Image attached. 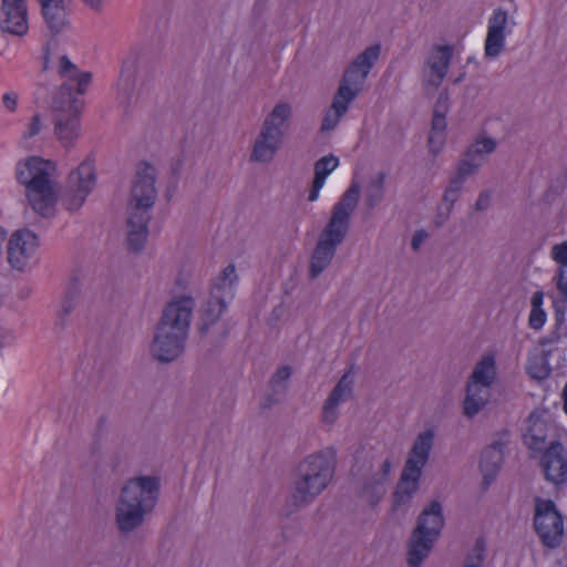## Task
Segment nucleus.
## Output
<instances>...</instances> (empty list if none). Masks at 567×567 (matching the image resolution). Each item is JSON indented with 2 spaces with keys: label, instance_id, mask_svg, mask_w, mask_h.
<instances>
[{
  "label": "nucleus",
  "instance_id": "nucleus-1",
  "mask_svg": "<svg viewBox=\"0 0 567 567\" xmlns=\"http://www.w3.org/2000/svg\"><path fill=\"white\" fill-rule=\"evenodd\" d=\"M55 69L58 74L66 81L53 100L55 134L68 146L79 135L80 115L84 106L82 96L86 93L93 74L81 71L65 54L59 56Z\"/></svg>",
  "mask_w": 567,
  "mask_h": 567
},
{
  "label": "nucleus",
  "instance_id": "nucleus-2",
  "mask_svg": "<svg viewBox=\"0 0 567 567\" xmlns=\"http://www.w3.org/2000/svg\"><path fill=\"white\" fill-rule=\"evenodd\" d=\"M194 308L192 297H178L164 309L152 346L154 357L163 362L177 359L184 351Z\"/></svg>",
  "mask_w": 567,
  "mask_h": 567
},
{
  "label": "nucleus",
  "instance_id": "nucleus-3",
  "mask_svg": "<svg viewBox=\"0 0 567 567\" xmlns=\"http://www.w3.org/2000/svg\"><path fill=\"white\" fill-rule=\"evenodd\" d=\"M360 196V187L352 184L333 206L328 225L322 230L319 241L311 256V277L319 276L330 264L337 246L343 240L349 225L350 217L357 207Z\"/></svg>",
  "mask_w": 567,
  "mask_h": 567
},
{
  "label": "nucleus",
  "instance_id": "nucleus-4",
  "mask_svg": "<svg viewBox=\"0 0 567 567\" xmlns=\"http://www.w3.org/2000/svg\"><path fill=\"white\" fill-rule=\"evenodd\" d=\"M55 169L54 162L39 156H30L17 164V179L25 187L32 209L43 217L54 213L58 196L51 177Z\"/></svg>",
  "mask_w": 567,
  "mask_h": 567
},
{
  "label": "nucleus",
  "instance_id": "nucleus-5",
  "mask_svg": "<svg viewBox=\"0 0 567 567\" xmlns=\"http://www.w3.org/2000/svg\"><path fill=\"white\" fill-rule=\"evenodd\" d=\"M380 50V44L367 48L346 70L342 83L331 105L333 113L328 112L323 117L322 131L334 128L340 117L348 111L349 104L357 96L359 86L364 82L374 61L379 58Z\"/></svg>",
  "mask_w": 567,
  "mask_h": 567
},
{
  "label": "nucleus",
  "instance_id": "nucleus-6",
  "mask_svg": "<svg viewBox=\"0 0 567 567\" xmlns=\"http://www.w3.org/2000/svg\"><path fill=\"white\" fill-rule=\"evenodd\" d=\"M337 452L332 447L308 456L299 465L300 481L297 482L293 498L296 504L307 503L319 495L333 476Z\"/></svg>",
  "mask_w": 567,
  "mask_h": 567
},
{
  "label": "nucleus",
  "instance_id": "nucleus-7",
  "mask_svg": "<svg viewBox=\"0 0 567 567\" xmlns=\"http://www.w3.org/2000/svg\"><path fill=\"white\" fill-rule=\"evenodd\" d=\"M443 526L442 506L437 501H433L419 516L410 538L408 563L411 567H419L427 557Z\"/></svg>",
  "mask_w": 567,
  "mask_h": 567
},
{
  "label": "nucleus",
  "instance_id": "nucleus-8",
  "mask_svg": "<svg viewBox=\"0 0 567 567\" xmlns=\"http://www.w3.org/2000/svg\"><path fill=\"white\" fill-rule=\"evenodd\" d=\"M433 437L434 433L431 430L424 431L416 437L393 495L395 508L409 502L416 492L422 467L426 463L433 445Z\"/></svg>",
  "mask_w": 567,
  "mask_h": 567
},
{
  "label": "nucleus",
  "instance_id": "nucleus-9",
  "mask_svg": "<svg viewBox=\"0 0 567 567\" xmlns=\"http://www.w3.org/2000/svg\"><path fill=\"white\" fill-rule=\"evenodd\" d=\"M237 275L234 265H228L214 280L210 297L202 308V324L199 330L205 333L220 315L226 310L227 302L235 296Z\"/></svg>",
  "mask_w": 567,
  "mask_h": 567
},
{
  "label": "nucleus",
  "instance_id": "nucleus-10",
  "mask_svg": "<svg viewBox=\"0 0 567 567\" xmlns=\"http://www.w3.org/2000/svg\"><path fill=\"white\" fill-rule=\"evenodd\" d=\"M290 115V106L279 103L266 117L259 137L256 140L251 153V159L256 162L270 161L278 150L284 131L282 127Z\"/></svg>",
  "mask_w": 567,
  "mask_h": 567
},
{
  "label": "nucleus",
  "instance_id": "nucleus-11",
  "mask_svg": "<svg viewBox=\"0 0 567 567\" xmlns=\"http://www.w3.org/2000/svg\"><path fill=\"white\" fill-rule=\"evenodd\" d=\"M496 374L494 357L488 354L475 365L466 386L464 400V414L474 416L486 403L488 388Z\"/></svg>",
  "mask_w": 567,
  "mask_h": 567
},
{
  "label": "nucleus",
  "instance_id": "nucleus-12",
  "mask_svg": "<svg viewBox=\"0 0 567 567\" xmlns=\"http://www.w3.org/2000/svg\"><path fill=\"white\" fill-rule=\"evenodd\" d=\"M534 527L544 546L557 547L564 535V519L550 499L536 498Z\"/></svg>",
  "mask_w": 567,
  "mask_h": 567
},
{
  "label": "nucleus",
  "instance_id": "nucleus-13",
  "mask_svg": "<svg viewBox=\"0 0 567 567\" xmlns=\"http://www.w3.org/2000/svg\"><path fill=\"white\" fill-rule=\"evenodd\" d=\"M495 147L496 143L493 138L482 137L467 148L458 164L457 176L451 181L449 187L444 192L445 202L453 204L456 200L465 177L476 167L481 166L485 156L492 153Z\"/></svg>",
  "mask_w": 567,
  "mask_h": 567
},
{
  "label": "nucleus",
  "instance_id": "nucleus-14",
  "mask_svg": "<svg viewBox=\"0 0 567 567\" xmlns=\"http://www.w3.org/2000/svg\"><path fill=\"white\" fill-rule=\"evenodd\" d=\"M96 183L94 159L85 158L68 177V192L63 195V205L70 212L78 210L85 202Z\"/></svg>",
  "mask_w": 567,
  "mask_h": 567
},
{
  "label": "nucleus",
  "instance_id": "nucleus-15",
  "mask_svg": "<svg viewBox=\"0 0 567 567\" xmlns=\"http://www.w3.org/2000/svg\"><path fill=\"white\" fill-rule=\"evenodd\" d=\"M121 530L128 532L142 522V475L130 480L122 489L116 508Z\"/></svg>",
  "mask_w": 567,
  "mask_h": 567
},
{
  "label": "nucleus",
  "instance_id": "nucleus-16",
  "mask_svg": "<svg viewBox=\"0 0 567 567\" xmlns=\"http://www.w3.org/2000/svg\"><path fill=\"white\" fill-rule=\"evenodd\" d=\"M39 247L38 236L27 229L16 230L8 243V261L17 270L25 269L34 259Z\"/></svg>",
  "mask_w": 567,
  "mask_h": 567
},
{
  "label": "nucleus",
  "instance_id": "nucleus-17",
  "mask_svg": "<svg viewBox=\"0 0 567 567\" xmlns=\"http://www.w3.org/2000/svg\"><path fill=\"white\" fill-rule=\"evenodd\" d=\"M142 167L136 166L135 181L132 187V196L128 204L127 218V248L131 251H140L142 249Z\"/></svg>",
  "mask_w": 567,
  "mask_h": 567
},
{
  "label": "nucleus",
  "instance_id": "nucleus-18",
  "mask_svg": "<svg viewBox=\"0 0 567 567\" xmlns=\"http://www.w3.org/2000/svg\"><path fill=\"white\" fill-rule=\"evenodd\" d=\"M2 32L22 37L29 30L27 0H2Z\"/></svg>",
  "mask_w": 567,
  "mask_h": 567
},
{
  "label": "nucleus",
  "instance_id": "nucleus-19",
  "mask_svg": "<svg viewBox=\"0 0 567 567\" xmlns=\"http://www.w3.org/2000/svg\"><path fill=\"white\" fill-rule=\"evenodd\" d=\"M545 478L556 485L567 481V453L559 442H553L542 457Z\"/></svg>",
  "mask_w": 567,
  "mask_h": 567
},
{
  "label": "nucleus",
  "instance_id": "nucleus-20",
  "mask_svg": "<svg viewBox=\"0 0 567 567\" xmlns=\"http://www.w3.org/2000/svg\"><path fill=\"white\" fill-rule=\"evenodd\" d=\"M141 65V55L135 52L127 56L122 65L118 78V95L121 100L131 103L137 96V81Z\"/></svg>",
  "mask_w": 567,
  "mask_h": 567
},
{
  "label": "nucleus",
  "instance_id": "nucleus-21",
  "mask_svg": "<svg viewBox=\"0 0 567 567\" xmlns=\"http://www.w3.org/2000/svg\"><path fill=\"white\" fill-rule=\"evenodd\" d=\"M507 25V13L502 9L494 10L488 20L487 35L485 40V55L497 56L505 45V28Z\"/></svg>",
  "mask_w": 567,
  "mask_h": 567
},
{
  "label": "nucleus",
  "instance_id": "nucleus-22",
  "mask_svg": "<svg viewBox=\"0 0 567 567\" xmlns=\"http://www.w3.org/2000/svg\"><path fill=\"white\" fill-rule=\"evenodd\" d=\"M453 55L452 47L437 45L426 61L430 73L425 78V85L439 87L446 75Z\"/></svg>",
  "mask_w": 567,
  "mask_h": 567
},
{
  "label": "nucleus",
  "instance_id": "nucleus-23",
  "mask_svg": "<svg viewBox=\"0 0 567 567\" xmlns=\"http://www.w3.org/2000/svg\"><path fill=\"white\" fill-rule=\"evenodd\" d=\"M505 445L506 441L501 437L482 452L480 468L483 474L485 488H487L497 476L503 462Z\"/></svg>",
  "mask_w": 567,
  "mask_h": 567
},
{
  "label": "nucleus",
  "instance_id": "nucleus-24",
  "mask_svg": "<svg viewBox=\"0 0 567 567\" xmlns=\"http://www.w3.org/2000/svg\"><path fill=\"white\" fill-rule=\"evenodd\" d=\"M351 371L344 373L339 380L329 398L326 400L322 410V420L326 423H332L337 417V406L339 402L352 390Z\"/></svg>",
  "mask_w": 567,
  "mask_h": 567
},
{
  "label": "nucleus",
  "instance_id": "nucleus-25",
  "mask_svg": "<svg viewBox=\"0 0 567 567\" xmlns=\"http://www.w3.org/2000/svg\"><path fill=\"white\" fill-rule=\"evenodd\" d=\"M42 13L50 31L54 34L63 32L69 25L66 11L62 0L41 7Z\"/></svg>",
  "mask_w": 567,
  "mask_h": 567
},
{
  "label": "nucleus",
  "instance_id": "nucleus-26",
  "mask_svg": "<svg viewBox=\"0 0 567 567\" xmlns=\"http://www.w3.org/2000/svg\"><path fill=\"white\" fill-rule=\"evenodd\" d=\"M529 422L532 424L523 434V442L530 451L540 452L546 441L545 423L536 420L534 413L530 414Z\"/></svg>",
  "mask_w": 567,
  "mask_h": 567
},
{
  "label": "nucleus",
  "instance_id": "nucleus-27",
  "mask_svg": "<svg viewBox=\"0 0 567 567\" xmlns=\"http://www.w3.org/2000/svg\"><path fill=\"white\" fill-rule=\"evenodd\" d=\"M551 258L559 266L557 289L567 299V240L551 248Z\"/></svg>",
  "mask_w": 567,
  "mask_h": 567
},
{
  "label": "nucleus",
  "instance_id": "nucleus-28",
  "mask_svg": "<svg viewBox=\"0 0 567 567\" xmlns=\"http://www.w3.org/2000/svg\"><path fill=\"white\" fill-rule=\"evenodd\" d=\"M527 374L536 380H545L549 377L551 368L548 354L543 351L530 353L526 365Z\"/></svg>",
  "mask_w": 567,
  "mask_h": 567
},
{
  "label": "nucleus",
  "instance_id": "nucleus-29",
  "mask_svg": "<svg viewBox=\"0 0 567 567\" xmlns=\"http://www.w3.org/2000/svg\"><path fill=\"white\" fill-rule=\"evenodd\" d=\"M530 305L532 309L529 312L528 324L534 330H540L547 321V313L543 308L544 292L540 290L534 292Z\"/></svg>",
  "mask_w": 567,
  "mask_h": 567
},
{
  "label": "nucleus",
  "instance_id": "nucleus-30",
  "mask_svg": "<svg viewBox=\"0 0 567 567\" xmlns=\"http://www.w3.org/2000/svg\"><path fill=\"white\" fill-rule=\"evenodd\" d=\"M155 176L154 168L144 161V215L146 210L151 208L156 198V190L154 188Z\"/></svg>",
  "mask_w": 567,
  "mask_h": 567
},
{
  "label": "nucleus",
  "instance_id": "nucleus-31",
  "mask_svg": "<svg viewBox=\"0 0 567 567\" xmlns=\"http://www.w3.org/2000/svg\"><path fill=\"white\" fill-rule=\"evenodd\" d=\"M449 95L447 93L441 94L436 102V107L433 113L431 131L445 133L446 130V110H447Z\"/></svg>",
  "mask_w": 567,
  "mask_h": 567
},
{
  "label": "nucleus",
  "instance_id": "nucleus-32",
  "mask_svg": "<svg viewBox=\"0 0 567 567\" xmlns=\"http://www.w3.org/2000/svg\"><path fill=\"white\" fill-rule=\"evenodd\" d=\"M339 158L330 154L321 157L315 164V181L326 183L327 177L338 167Z\"/></svg>",
  "mask_w": 567,
  "mask_h": 567
},
{
  "label": "nucleus",
  "instance_id": "nucleus-33",
  "mask_svg": "<svg viewBox=\"0 0 567 567\" xmlns=\"http://www.w3.org/2000/svg\"><path fill=\"white\" fill-rule=\"evenodd\" d=\"M159 489V481L156 477L144 475V516L155 506Z\"/></svg>",
  "mask_w": 567,
  "mask_h": 567
},
{
  "label": "nucleus",
  "instance_id": "nucleus-34",
  "mask_svg": "<svg viewBox=\"0 0 567 567\" xmlns=\"http://www.w3.org/2000/svg\"><path fill=\"white\" fill-rule=\"evenodd\" d=\"M385 175L383 173L378 174V176L372 181L371 185L368 188L367 193V205L370 208H374L383 197V185H384Z\"/></svg>",
  "mask_w": 567,
  "mask_h": 567
},
{
  "label": "nucleus",
  "instance_id": "nucleus-35",
  "mask_svg": "<svg viewBox=\"0 0 567 567\" xmlns=\"http://www.w3.org/2000/svg\"><path fill=\"white\" fill-rule=\"evenodd\" d=\"M485 548V539L483 537L477 538L474 548L466 558V564L464 567H482Z\"/></svg>",
  "mask_w": 567,
  "mask_h": 567
},
{
  "label": "nucleus",
  "instance_id": "nucleus-36",
  "mask_svg": "<svg viewBox=\"0 0 567 567\" xmlns=\"http://www.w3.org/2000/svg\"><path fill=\"white\" fill-rule=\"evenodd\" d=\"M290 375L291 369L287 365H284L276 371L270 381V386L275 394H278L286 389V384Z\"/></svg>",
  "mask_w": 567,
  "mask_h": 567
},
{
  "label": "nucleus",
  "instance_id": "nucleus-37",
  "mask_svg": "<svg viewBox=\"0 0 567 567\" xmlns=\"http://www.w3.org/2000/svg\"><path fill=\"white\" fill-rule=\"evenodd\" d=\"M78 292H79V287H78V281L75 280L74 282H72L70 291L65 295V298L63 300L62 309H63L64 316L69 315L72 311V309L74 308L75 300L79 295Z\"/></svg>",
  "mask_w": 567,
  "mask_h": 567
},
{
  "label": "nucleus",
  "instance_id": "nucleus-38",
  "mask_svg": "<svg viewBox=\"0 0 567 567\" xmlns=\"http://www.w3.org/2000/svg\"><path fill=\"white\" fill-rule=\"evenodd\" d=\"M445 142V133L431 131L429 135V147L433 154H437Z\"/></svg>",
  "mask_w": 567,
  "mask_h": 567
},
{
  "label": "nucleus",
  "instance_id": "nucleus-39",
  "mask_svg": "<svg viewBox=\"0 0 567 567\" xmlns=\"http://www.w3.org/2000/svg\"><path fill=\"white\" fill-rule=\"evenodd\" d=\"M19 95L14 91L4 92L2 95V104L9 112H14L18 107Z\"/></svg>",
  "mask_w": 567,
  "mask_h": 567
},
{
  "label": "nucleus",
  "instance_id": "nucleus-40",
  "mask_svg": "<svg viewBox=\"0 0 567 567\" xmlns=\"http://www.w3.org/2000/svg\"><path fill=\"white\" fill-rule=\"evenodd\" d=\"M41 118L38 114H35L27 128V131L23 133L24 138H31L35 135H38L41 131Z\"/></svg>",
  "mask_w": 567,
  "mask_h": 567
},
{
  "label": "nucleus",
  "instance_id": "nucleus-41",
  "mask_svg": "<svg viewBox=\"0 0 567 567\" xmlns=\"http://www.w3.org/2000/svg\"><path fill=\"white\" fill-rule=\"evenodd\" d=\"M426 237H427V234L425 230H423V229L417 230L413 235L412 243H411L413 250H417Z\"/></svg>",
  "mask_w": 567,
  "mask_h": 567
},
{
  "label": "nucleus",
  "instance_id": "nucleus-42",
  "mask_svg": "<svg viewBox=\"0 0 567 567\" xmlns=\"http://www.w3.org/2000/svg\"><path fill=\"white\" fill-rule=\"evenodd\" d=\"M51 63V49L49 45H45L42 52V70L49 71L52 68Z\"/></svg>",
  "mask_w": 567,
  "mask_h": 567
},
{
  "label": "nucleus",
  "instance_id": "nucleus-43",
  "mask_svg": "<svg viewBox=\"0 0 567 567\" xmlns=\"http://www.w3.org/2000/svg\"><path fill=\"white\" fill-rule=\"evenodd\" d=\"M324 183L320 182V181H315L313 179V183H312V187L310 189V193H309V200L310 202H315L318 199L319 197V193L321 190V188L323 187Z\"/></svg>",
  "mask_w": 567,
  "mask_h": 567
},
{
  "label": "nucleus",
  "instance_id": "nucleus-44",
  "mask_svg": "<svg viewBox=\"0 0 567 567\" xmlns=\"http://www.w3.org/2000/svg\"><path fill=\"white\" fill-rule=\"evenodd\" d=\"M489 200H491L489 194L482 193L476 200V205H475L476 209L483 210V209L487 208V206L489 205Z\"/></svg>",
  "mask_w": 567,
  "mask_h": 567
},
{
  "label": "nucleus",
  "instance_id": "nucleus-45",
  "mask_svg": "<svg viewBox=\"0 0 567 567\" xmlns=\"http://www.w3.org/2000/svg\"><path fill=\"white\" fill-rule=\"evenodd\" d=\"M86 6L94 10H101L103 0H82Z\"/></svg>",
  "mask_w": 567,
  "mask_h": 567
},
{
  "label": "nucleus",
  "instance_id": "nucleus-46",
  "mask_svg": "<svg viewBox=\"0 0 567 567\" xmlns=\"http://www.w3.org/2000/svg\"><path fill=\"white\" fill-rule=\"evenodd\" d=\"M390 470H391V463L389 460H385L382 464V475H383V480H386L388 476H389V473H390Z\"/></svg>",
  "mask_w": 567,
  "mask_h": 567
},
{
  "label": "nucleus",
  "instance_id": "nucleus-47",
  "mask_svg": "<svg viewBox=\"0 0 567 567\" xmlns=\"http://www.w3.org/2000/svg\"><path fill=\"white\" fill-rule=\"evenodd\" d=\"M277 401V399L272 398V395H268L267 398H265V400L261 402V406L264 409H267L269 406H271L272 403H275Z\"/></svg>",
  "mask_w": 567,
  "mask_h": 567
},
{
  "label": "nucleus",
  "instance_id": "nucleus-48",
  "mask_svg": "<svg viewBox=\"0 0 567 567\" xmlns=\"http://www.w3.org/2000/svg\"><path fill=\"white\" fill-rule=\"evenodd\" d=\"M563 401H564L563 409H564V412L567 415V382L565 383L564 389H563Z\"/></svg>",
  "mask_w": 567,
  "mask_h": 567
},
{
  "label": "nucleus",
  "instance_id": "nucleus-49",
  "mask_svg": "<svg viewBox=\"0 0 567 567\" xmlns=\"http://www.w3.org/2000/svg\"><path fill=\"white\" fill-rule=\"evenodd\" d=\"M143 231H144V239L146 238L147 236V233H148V229H147V225H146V221L144 220V228H143Z\"/></svg>",
  "mask_w": 567,
  "mask_h": 567
}]
</instances>
